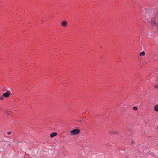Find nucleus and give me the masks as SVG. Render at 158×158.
<instances>
[{
    "mask_svg": "<svg viewBox=\"0 0 158 158\" xmlns=\"http://www.w3.org/2000/svg\"><path fill=\"white\" fill-rule=\"evenodd\" d=\"M57 134L56 132H53L50 134V137L52 138L56 136Z\"/></svg>",
    "mask_w": 158,
    "mask_h": 158,
    "instance_id": "4",
    "label": "nucleus"
},
{
    "mask_svg": "<svg viewBox=\"0 0 158 158\" xmlns=\"http://www.w3.org/2000/svg\"><path fill=\"white\" fill-rule=\"evenodd\" d=\"M154 87L158 89V85H154Z\"/></svg>",
    "mask_w": 158,
    "mask_h": 158,
    "instance_id": "9",
    "label": "nucleus"
},
{
    "mask_svg": "<svg viewBox=\"0 0 158 158\" xmlns=\"http://www.w3.org/2000/svg\"><path fill=\"white\" fill-rule=\"evenodd\" d=\"M3 97H1V98H0V99H1V100H3Z\"/></svg>",
    "mask_w": 158,
    "mask_h": 158,
    "instance_id": "11",
    "label": "nucleus"
},
{
    "mask_svg": "<svg viewBox=\"0 0 158 158\" xmlns=\"http://www.w3.org/2000/svg\"><path fill=\"white\" fill-rule=\"evenodd\" d=\"M151 23L153 25H155L156 24H155V21H152L151 22Z\"/></svg>",
    "mask_w": 158,
    "mask_h": 158,
    "instance_id": "8",
    "label": "nucleus"
},
{
    "mask_svg": "<svg viewBox=\"0 0 158 158\" xmlns=\"http://www.w3.org/2000/svg\"><path fill=\"white\" fill-rule=\"evenodd\" d=\"M145 54V53L143 51V52H141L140 54V56H144Z\"/></svg>",
    "mask_w": 158,
    "mask_h": 158,
    "instance_id": "6",
    "label": "nucleus"
},
{
    "mask_svg": "<svg viewBox=\"0 0 158 158\" xmlns=\"http://www.w3.org/2000/svg\"><path fill=\"white\" fill-rule=\"evenodd\" d=\"M10 94V90L7 91L6 92L3 94V96L5 98L8 97Z\"/></svg>",
    "mask_w": 158,
    "mask_h": 158,
    "instance_id": "2",
    "label": "nucleus"
},
{
    "mask_svg": "<svg viewBox=\"0 0 158 158\" xmlns=\"http://www.w3.org/2000/svg\"><path fill=\"white\" fill-rule=\"evenodd\" d=\"M155 110L156 111H158V105H156L154 106Z\"/></svg>",
    "mask_w": 158,
    "mask_h": 158,
    "instance_id": "5",
    "label": "nucleus"
},
{
    "mask_svg": "<svg viewBox=\"0 0 158 158\" xmlns=\"http://www.w3.org/2000/svg\"><path fill=\"white\" fill-rule=\"evenodd\" d=\"M68 23L65 21H62L61 23V25L63 27H65L68 25Z\"/></svg>",
    "mask_w": 158,
    "mask_h": 158,
    "instance_id": "3",
    "label": "nucleus"
},
{
    "mask_svg": "<svg viewBox=\"0 0 158 158\" xmlns=\"http://www.w3.org/2000/svg\"><path fill=\"white\" fill-rule=\"evenodd\" d=\"M4 88L5 89H6L5 88Z\"/></svg>",
    "mask_w": 158,
    "mask_h": 158,
    "instance_id": "13",
    "label": "nucleus"
},
{
    "mask_svg": "<svg viewBox=\"0 0 158 158\" xmlns=\"http://www.w3.org/2000/svg\"><path fill=\"white\" fill-rule=\"evenodd\" d=\"M5 91V90H4V91H3V92H4V91Z\"/></svg>",
    "mask_w": 158,
    "mask_h": 158,
    "instance_id": "14",
    "label": "nucleus"
},
{
    "mask_svg": "<svg viewBox=\"0 0 158 158\" xmlns=\"http://www.w3.org/2000/svg\"><path fill=\"white\" fill-rule=\"evenodd\" d=\"M133 109L134 110H137L138 108H137V107H136V106H134V107H133Z\"/></svg>",
    "mask_w": 158,
    "mask_h": 158,
    "instance_id": "7",
    "label": "nucleus"
},
{
    "mask_svg": "<svg viewBox=\"0 0 158 158\" xmlns=\"http://www.w3.org/2000/svg\"><path fill=\"white\" fill-rule=\"evenodd\" d=\"M80 132V131L78 129H74L70 131L71 135H76L79 134Z\"/></svg>",
    "mask_w": 158,
    "mask_h": 158,
    "instance_id": "1",
    "label": "nucleus"
},
{
    "mask_svg": "<svg viewBox=\"0 0 158 158\" xmlns=\"http://www.w3.org/2000/svg\"><path fill=\"white\" fill-rule=\"evenodd\" d=\"M7 134H8V135H10L11 134V132H10V131H9V132H7Z\"/></svg>",
    "mask_w": 158,
    "mask_h": 158,
    "instance_id": "10",
    "label": "nucleus"
},
{
    "mask_svg": "<svg viewBox=\"0 0 158 158\" xmlns=\"http://www.w3.org/2000/svg\"><path fill=\"white\" fill-rule=\"evenodd\" d=\"M156 15L158 16V12L157 13Z\"/></svg>",
    "mask_w": 158,
    "mask_h": 158,
    "instance_id": "12",
    "label": "nucleus"
}]
</instances>
